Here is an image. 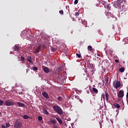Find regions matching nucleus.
Wrapping results in <instances>:
<instances>
[{"label":"nucleus","instance_id":"obj_46","mask_svg":"<svg viewBox=\"0 0 128 128\" xmlns=\"http://www.w3.org/2000/svg\"><path fill=\"white\" fill-rule=\"evenodd\" d=\"M87 66H88V65H87Z\"/></svg>","mask_w":128,"mask_h":128},{"label":"nucleus","instance_id":"obj_4","mask_svg":"<svg viewBox=\"0 0 128 128\" xmlns=\"http://www.w3.org/2000/svg\"><path fill=\"white\" fill-rule=\"evenodd\" d=\"M124 90H120L118 95V98H124Z\"/></svg>","mask_w":128,"mask_h":128},{"label":"nucleus","instance_id":"obj_35","mask_svg":"<svg viewBox=\"0 0 128 128\" xmlns=\"http://www.w3.org/2000/svg\"><path fill=\"white\" fill-rule=\"evenodd\" d=\"M51 50H52V52H56V48H52Z\"/></svg>","mask_w":128,"mask_h":128},{"label":"nucleus","instance_id":"obj_16","mask_svg":"<svg viewBox=\"0 0 128 128\" xmlns=\"http://www.w3.org/2000/svg\"><path fill=\"white\" fill-rule=\"evenodd\" d=\"M92 92H96V94H98V90L96 88H92Z\"/></svg>","mask_w":128,"mask_h":128},{"label":"nucleus","instance_id":"obj_44","mask_svg":"<svg viewBox=\"0 0 128 128\" xmlns=\"http://www.w3.org/2000/svg\"><path fill=\"white\" fill-rule=\"evenodd\" d=\"M97 56H100V54H98Z\"/></svg>","mask_w":128,"mask_h":128},{"label":"nucleus","instance_id":"obj_9","mask_svg":"<svg viewBox=\"0 0 128 128\" xmlns=\"http://www.w3.org/2000/svg\"><path fill=\"white\" fill-rule=\"evenodd\" d=\"M42 96L45 98H50V96H48V94L46 93V92H44L42 93Z\"/></svg>","mask_w":128,"mask_h":128},{"label":"nucleus","instance_id":"obj_47","mask_svg":"<svg viewBox=\"0 0 128 128\" xmlns=\"http://www.w3.org/2000/svg\"><path fill=\"white\" fill-rule=\"evenodd\" d=\"M26 72H28V70L26 71Z\"/></svg>","mask_w":128,"mask_h":128},{"label":"nucleus","instance_id":"obj_32","mask_svg":"<svg viewBox=\"0 0 128 128\" xmlns=\"http://www.w3.org/2000/svg\"><path fill=\"white\" fill-rule=\"evenodd\" d=\"M20 60H22V62H24V57L21 56Z\"/></svg>","mask_w":128,"mask_h":128},{"label":"nucleus","instance_id":"obj_29","mask_svg":"<svg viewBox=\"0 0 128 128\" xmlns=\"http://www.w3.org/2000/svg\"><path fill=\"white\" fill-rule=\"evenodd\" d=\"M59 13L60 14L63 15V14H64V10H60L59 11Z\"/></svg>","mask_w":128,"mask_h":128},{"label":"nucleus","instance_id":"obj_12","mask_svg":"<svg viewBox=\"0 0 128 128\" xmlns=\"http://www.w3.org/2000/svg\"><path fill=\"white\" fill-rule=\"evenodd\" d=\"M113 106H114V108H120V104L115 103L113 104Z\"/></svg>","mask_w":128,"mask_h":128},{"label":"nucleus","instance_id":"obj_41","mask_svg":"<svg viewBox=\"0 0 128 128\" xmlns=\"http://www.w3.org/2000/svg\"><path fill=\"white\" fill-rule=\"evenodd\" d=\"M79 100L81 104H82V100L81 99H80Z\"/></svg>","mask_w":128,"mask_h":128},{"label":"nucleus","instance_id":"obj_21","mask_svg":"<svg viewBox=\"0 0 128 128\" xmlns=\"http://www.w3.org/2000/svg\"><path fill=\"white\" fill-rule=\"evenodd\" d=\"M42 40H46V35L42 34Z\"/></svg>","mask_w":128,"mask_h":128},{"label":"nucleus","instance_id":"obj_25","mask_svg":"<svg viewBox=\"0 0 128 128\" xmlns=\"http://www.w3.org/2000/svg\"><path fill=\"white\" fill-rule=\"evenodd\" d=\"M4 100H0V106H2L4 104Z\"/></svg>","mask_w":128,"mask_h":128},{"label":"nucleus","instance_id":"obj_13","mask_svg":"<svg viewBox=\"0 0 128 128\" xmlns=\"http://www.w3.org/2000/svg\"><path fill=\"white\" fill-rule=\"evenodd\" d=\"M27 60H28V62H30V64H32V57L28 56L27 57Z\"/></svg>","mask_w":128,"mask_h":128},{"label":"nucleus","instance_id":"obj_43","mask_svg":"<svg viewBox=\"0 0 128 128\" xmlns=\"http://www.w3.org/2000/svg\"><path fill=\"white\" fill-rule=\"evenodd\" d=\"M75 98H78V96H76Z\"/></svg>","mask_w":128,"mask_h":128},{"label":"nucleus","instance_id":"obj_7","mask_svg":"<svg viewBox=\"0 0 128 128\" xmlns=\"http://www.w3.org/2000/svg\"><path fill=\"white\" fill-rule=\"evenodd\" d=\"M15 126L16 128H22V124L21 122H18L16 123Z\"/></svg>","mask_w":128,"mask_h":128},{"label":"nucleus","instance_id":"obj_31","mask_svg":"<svg viewBox=\"0 0 128 128\" xmlns=\"http://www.w3.org/2000/svg\"><path fill=\"white\" fill-rule=\"evenodd\" d=\"M78 0H75L74 2V4H78Z\"/></svg>","mask_w":128,"mask_h":128},{"label":"nucleus","instance_id":"obj_27","mask_svg":"<svg viewBox=\"0 0 128 128\" xmlns=\"http://www.w3.org/2000/svg\"><path fill=\"white\" fill-rule=\"evenodd\" d=\"M105 80H106V84H108V78L106 77Z\"/></svg>","mask_w":128,"mask_h":128},{"label":"nucleus","instance_id":"obj_37","mask_svg":"<svg viewBox=\"0 0 128 128\" xmlns=\"http://www.w3.org/2000/svg\"><path fill=\"white\" fill-rule=\"evenodd\" d=\"M107 7H108V8L109 10H110V8H111L110 6V4H108Z\"/></svg>","mask_w":128,"mask_h":128},{"label":"nucleus","instance_id":"obj_1","mask_svg":"<svg viewBox=\"0 0 128 128\" xmlns=\"http://www.w3.org/2000/svg\"><path fill=\"white\" fill-rule=\"evenodd\" d=\"M53 110H54L58 114H64V111L62 109V108L58 105L53 106Z\"/></svg>","mask_w":128,"mask_h":128},{"label":"nucleus","instance_id":"obj_18","mask_svg":"<svg viewBox=\"0 0 128 128\" xmlns=\"http://www.w3.org/2000/svg\"><path fill=\"white\" fill-rule=\"evenodd\" d=\"M119 71L120 72H124V68L122 67L120 68L119 69Z\"/></svg>","mask_w":128,"mask_h":128},{"label":"nucleus","instance_id":"obj_19","mask_svg":"<svg viewBox=\"0 0 128 128\" xmlns=\"http://www.w3.org/2000/svg\"><path fill=\"white\" fill-rule=\"evenodd\" d=\"M29 118H30V116H28V115H24L23 116V118H24V120H28Z\"/></svg>","mask_w":128,"mask_h":128},{"label":"nucleus","instance_id":"obj_24","mask_svg":"<svg viewBox=\"0 0 128 128\" xmlns=\"http://www.w3.org/2000/svg\"><path fill=\"white\" fill-rule=\"evenodd\" d=\"M58 100H59V102H62V98L61 96H58Z\"/></svg>","mask_w":128,"mask_h":128},{"label":"nucleus","instance_id":"obj_17","mask_svg":"<svg viewBox=\"0 0 128 128\" xmlns=\"http://www.w3.org/2000/svg\"><path fill=\"white\" fill-rule=\"evenodd\" d=\"M52 124L54 125L56 124V120H50Z\"/></svg>","mask_w":128,"mask_h":128},{"label":"nucleus","instance_id":"obj_26","mask_svg":"<svg viewBox=\"0 0 128 128\" xmlns=\"http://www.w3.org/2000/svg\"><path fill=\"white\" fill-rule=\"evenodd\" d=\"M38 120H42V116H38Z\"/></svg>","mask_w":128,"mask_h":128},{"label":"nucleus","instance_id":"obj_10","mask_svg":"<svg viewBox=\"0 0 128 128\" xmlns=\"http://www.w3.org/2000/svg\"><path fill=\"white\" fill-rule=\"evenodd\" d=\"M56 120H58L60 124H62V119H60V117H56Z\"/></svg>","mask_w":128,"mask_h":128},{"label":"nucleus","instance_id":"obj_28","mask_svg":"<svg viewBox=\"0 0 128 128\" xmlns=\"http://www.w3.org/2000/svg\"><path fill=\"white\" fill-rule=\"evenodd\" d=\"M76 56H78V58H82V55H80V54H76Z\"/></svg>","mask_w":128,"mask_h":128},{"label":"nucleus","instance_id":"obj_3","mask_svg":"<svg viewBox=\"0 0 128 128\" xmlns=\"http://www.w3.org/2000/svg\"><path fill=\"white\" fill-rule=\"evenodd\" d=\"M113 86L115 88H120L122 85L120 84V82L117 81L116 84L114 82L113 83Z\"/></svg>","mask_w":128,"mask_h":128},{"label":"nucleus","instance_id":"obj_8","mask_svg":"<svg viewBox=\"0 0 128 128\" xmlns=\"http://www.w3.org/2000/svg\"><path fill=\"white\" fill-rule=\"evenodd\" d=\"M21 48L20 46H18V45H15L13 47V49L14 50V52H18L20 50Z\"/></svg>","mask_w":128,"mask_h":128},{"label":"nucleus","instance_id":"obj_14","mask_svg":"<svg viewBox=\"0 0 128 128\" xmlns=\"http://www.w3.org/2000/svg\"><path fill=\"white\" fill-rule=\"evenodd\" d=\"M87 90V94H90V92H92V88H90V87L88 88H88H86Z\"/></svg>","mask_w":128,"mask_h":128},{"label":"nucleus","instance_id":"obj_45","mask_svg":"<svg viewBox=\"0 0 128 128\" xmlns=\"http://www.w3.org/2000/svg\"><path fill=\"white\" fill-rule=\"evenodd\" d=\"M66 8L68 9V6H66Z\"/></svg>","mask_w":128,"mask_h":128},{"label":"nucleus","instance_id":"obj_23","mask_svg":"<svg viewBox=\"0 0 128 128\" xmlns=\"http://www.w3.org/2000/svg\"><path fill=\"white\" fill-rule=\"evenodd\" d=\"M88 50H92V46H88Z\"/></svg>","mask_w":128,"mask_h":128},{"label":"nucleus","instance_id":"obj_48","mask_svg":"<svg viewBox=\"0 0 128 128\" xmlns=\"http://www.w3.org/2000/svg\"><path fill=\"white\" fill-rule=\"evenodd\" d=\"M0 114H1V113H0Z\"/></svg>","mask_w":128,"mask_h":128},{"label":"nucleus","instance_id":"obj_40","mask_svg":"<svg viewBox=\"0 0 128 128\" xmlns=\"http://www.w3.org/2000/svg\"><path fill=\"white\" fill-rule=\"evenodd\" d=\"M102 97L103 98H104L106 97V96H104V94H102Z\"/></svg>","mask_w":128,"mask_h":128},{"label":"nucleus","instance_id":"obj_22","mask_svg":"<svg viewBox=\"0 0 128 128\" xmlns=\"http://www.w3.org/2000/svg\"><path fill=\"white\" fill-rule=\"evenodd\" d=\"M44 113L45 114H46L47 116L48 115V112L47 110H44Z\"/></svg>","mask_w":128,"mask_h":128},{"label":"nucleus","instance_id":"obj_6","mask_svg":"<svg viewBox=\"0 0 128 128\" xmlns=\"http://www.w3.org/2000/svg\"><path fill=\"white\" fill-rule=\"evenodd\" d=\"M42 69L46 74H48L50 72V68H48L44 66H42Z\"/></svg>","mask_w":128,"mask_h":128},{"label":"nucleus","instance_id":"obj_38","mask_svg":"<svg viewBox=\"0 0 128 128\" xmlns=\"http://www.w3.org/2000/svg\"><path fill=\"white\" fill-rule=\"evenodd\" d=\"M2 128H6V126L5 125H2Z\"/></svg>","mask_w":128,"mask_h":128},{"label":"nucleus","instance_id":"obj_39","mask_svg":"<svg viewBox=\"0 0 128 128\" xmlns=\"http://www.w3.org/2000/svg\"><path fill=\"white\" fill-rule=\"evenodd\" d=\"M115 62H117V63H118V62H120V61L118 60H115Z\"/></svg>","mask_w":128,"mask_h":128},{"label":"nucleus","instance_id":"obj_5","mask_svg":"<svg viewBox=\"0 0 128 128\" xmlns=\"http://www.w3.org/2000/svg\"><path fill=\"white\" fill-rule=\"evenodd\" d=\"M5 106H14V103L10 100H6L4 102Z\"/></svg>","mask_w":128,"mask_h":128},{"label":"nucleus","instance_id":"obj_33","mask_svg":"<svg viewBox=\"0 0 128 128\" xmlns=\"http://www.w3.org/2000/svg\"><path fill=\"white\" fill-rule=\"evenodd\" d=\"M6 126L7 128H10V123H6Z\"/></svg>","mask_w":128,"mask_h":128},{"label":"nucleus","instance_id":"obj_42","mask_svg":"<svg viewBox=\"0 0 128 128\" xmlns=\"http://www.w3.org/2000/svg\"><path fill=\"white\" fill-rule=\"evenodd\" d=\"M90 66H92V67H91V68H92V69L94 68V66H92V64H91Z\"/></svg>","mask_w":128,"mask_h":128},{"label":"nucleus","instance_id":"obj_2","mask_svg":"<svg viewBox=\"0 0 128 128\" xmlns=\"http://www.w3.org/2000/svg\"><path fill=\"white\" fill-rule=\"evenodd\" d=\"M112 4L114 8H121L122 7V1L120 0H115L114 2H112Z\"/></svg>","mask_w":128,"mask_h":128},{"label":"nucleus","instance_id":"obj_20","mask_svg":"<svg viewBox=\"0 0 128 128\" xmlns=\"http://www.w3.org/2000/svg\"><path fill=\"white\" fill-rule=\"evenodd\" d=\"M108 96H110V95L108 93H106V100H108Z\"/></svg>","mask_w":128,"mask_h":128},{"label":"nucleus","instance_id":"obj_36","mask_svg":"<svg viewBox=\"0 0 128 128\" xmlns=\"http://www.w3.org/2000/svg\"><path fill=\"white\" fill-rule=\"evenodd\" d=\"M76 16H80V12H76Z\"/></svg>","mask_w":128,"mask_h":128},{"label":"nucleus","instance_id":"obj_15","mask_svg":"<svg viewBox=\"0 0 128 128\" xmlns=\"http://www.w3.org/2000/svg\"><path fill=\"white\" fill-rule=\"evenodd\" d=\"M40 50V46H38V47L36 48V54H38Z\"/></svg>","mask_w":128,"mask_h":128},{"label":"nucleus","instance_id":"obj_11","mask_svg":"<svg viewBox=\"0 0 128 128\" xmlns=\"http://www.w3.org/2000/svg\"><path fill=\"white\" fill-rule=\"evenodd\" d=\"M17 104L19 106H20L22 108H24V106H26V105H24V104L20 102H18Z\"/></svg>","mask_w":128,"mask_h":128},{"label":"nucleus","instance_id":"obj_30","mask_svg":"<svg viewBox=\"0 0 128 128\" xmlns=\"http://www.w3.org/2000/svg\"><path fill=\"white\" fill-rule=\"evenodd\" d=\"M52 128H58V125H56V124H54L52 126Z\"/></svg>","mask_w":128,"mask_h":128},{"label":"nucleus","instance_id":"obj_34","mask_svg":"<svg viewBox=\"0 0 128 128\" xmlns=\"http://www.w3.org/2000/svg\"><path fill=\"white\" fill-rule=\"evenodd\" d=\"M38 68L37 67H33L34 70H38Z\"/></svg>","mask_w":128,"mask_h":128}]
</instances>
